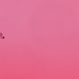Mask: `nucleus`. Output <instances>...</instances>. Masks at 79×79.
I'll list each match as a JSON object with an SVG mask.
<instances>
[{
    "label": "nucleus",
    "mask_w": 79,
    "mask_h": 79,
    "mask_svg": "<svg viewBox=\"0 0 79 79\" xmlns=\"http://www.w3.org/2000/svg\"><path fill=\"white\" fill-rule=\"evenodd\" d=\"M3 39H5V37H4V36H3Z\"/></svg>",
    "instance_id": "f03ea898"
},
{
    "label": "nucleus",
    "mask_w": 79,
    "mask_h": 79,
    "mask_svg": "<svg viewBox=\"0 0 79 79\" xmlns=\"http://www.w3.org/2000/svg\"><path fill=\"white\" fill-rule=\"evenodd\" d=\"M2 35H3V34H2V33H0V37L2 36Z\"/></svg>",
    "instance_id": "f257e3e1"
}]
</instances>
